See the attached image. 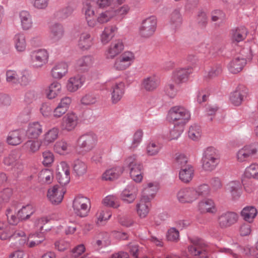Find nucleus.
<instances>
[{"mask_svg": "<svg viewBox=\"0 0 258 258\" xmlns=\"http://www.w3.org/2000/svg\"><path fill=\"white\" fill-rule=\"evenodd\" d=\"M97 142V136L92 133L83 135L77 141V153L81 156H84L93 150Z\"/></svg>", "mask_w": 258, "mask_h": 258, "instance_id": "1", "label": "nucleus"}, {"mask_svg": "<svg viewBox=\"0 0 258 258\" xmlns=\"http://www.w3.org/2000/svg\"><path fill=\"white\" fill-rule=\"evenodd\" d=\"M188 240L190 244L187 249L191 255L199 256V258L208 257V246L203 240L197 237H189Z\"/></svg>", "mask_w": 258, "mask_h": 258, "instance_id": "2", "label": "nucleus"}, {"mask_svg": "<svg viewBox=\"0 0 258 258\" xmlns=\"http://www.w3.org/2000/svg\"><path fill=\"white\" fill-rule=\"evenodd\" d=\"M169 118L175 124L184 126L190 119V114L188 110L180 106H175L170 108L168 112Z\"/></svg>", "mask_w": 258, "mask_h": 258, "instance_id": "3", "label": "nucleus"}, {"mask_svg": "<svg viewBox=\"0 0 258 258\" xmlns=\"http://www.w3.org/2000/svg\"><path fill=\"white\" fill-rule=\"evenodd\" d=\"M135 59V54L133 52L125 51L115 59L113 67L118 71L126 70L134 63Z\"/></svg>", "mask_w": 258, "mask_h": 258, "instance_id": "4", "label": "nucleus"}, {"mask_svg": "<svg viewBox=\"0 0 258 258\" xmlns=\"http://www.w3.org/2000/svg\"><path fill=\"white\" fill-rule=\"evenodd\" d=\"M157 22L156 18L153 16L144 20L139 29V35L145 39L153 36L156 30Z\"/></svg>", "mask_w": 258, "mask_h": 258, "instance_id": "5", "label": "nucleus"}, {"mask_svg": "<svg viewBox=\"0 0 258 258\" xmlns=\"http://www.w3.org/2000/svg\"><path fill=\"white\" fill-rule=\"evenodd\" d=\"M73 207L75 214L80 217H85L90 210V200L83 196H77L74 200Z\"/></svg>", "mask_w": 258, "mask_h": 258, "instance_id": "6", "label": "nucleus"}, {"mask_svg": "<svg viewBox=\"0 0 258 258\" xmlns=\"http://www.w3.org/2000/svg\"><path fill=\"white\" fill-rule=\"evenodd\" d=\"M30 56L32 65L37 69L45 65L49 59L48 52L45 49H39L32 51Z\"/></svg>", "mask_w": 258, "mask_h": 258, "instance_id": "7", "label": "nucleus"}, {"mask_svg": "<svg viewBox=\"0 0 258 258\" xmlns=\"http://www.w3.org/2000/svg\"><path fill=\"white\" fill-rule=\"evenodd\" d=\"M79 120V117L76 113L73 111L69 112L61 119L60 128L63 131L71 132L77 127Z\"/></svg>", "mask_w": 258, "mask_h": 258, "instance_id": "8", "label": "nucleus"}, {"mask_svg": "<svg viewBox=\"0 0 258 258\" xmlns=\"http://www.w3.org/2000/svg\"><path fill=\"white\" fill-rule=\"evenodd\" d=\"M191 73L192 69L190 67L177 68L173 71L170 80L176 85H179L187 81Z\"/></svg>", "mask_w": 258, "mask_h": 258, "instance_id": "9", "label": "nucleus"}, {"mask_svg": "<svg viewBox=\"0 0 258 258\" xmlns=\"http://www.w3.org/2000/svg\"><path fill=\"white\" fill-rule=\"evenodd\" d=\"M86 77L81 74H76L70 77L66 85L68 91L74 93L80 89L85 84Z\"/></svg>", "mask_w": 258, "mask_h": 258, "instance_id": "10", "label": "nucleus"}, {"mask_svg": "<svg viewBox=\"0 0 258 258\" xmlns=\"http://www.w3.org/2000/svg\"><path fill=\"white\" fill-rule=\"evenodd\" d=\"M178 201L181 203H192L198 199L195 187H185L177 194Z\"/></svg>", "mask_w": 258, "mask_h": 258, "instance_id": "11", "label": "nucleus"}, {"mask_svg": "<svg viewBox=\"0 0 258 258\" xmlns=\"http://www.w3.org/2000/svg\"><path fill=\"white\" fill-rule=\"evenodd\" d=\"M125 91V84L122 81L112 83L110 92L111 101L113 104H116L122 98Z\"/></svg>", "mask_w": 258, "mask_h": 258, "instance_id": "12", "label": "nucleus"}, {"mask_svg": "<svg viewBox=\"0 0 258 258\" xmlns=\"http://www.w3.org/2000/svg\"><path fill=\"white\" fill-rule=\"evenodd\" d=\"M124 44L122 40L116 39L112 41L106 49L104 55L108 59H113L124 49Z\"/></svg>", "mask_w": 258, "mask_h": 258, "instance_id": "13", "label": "nucleus"}, {"mask_svg": "<svg viewBox=\"0 0 258 258\" xmlns=\"http://www.w3.org/2000/svg\"><path fill=\"white\" fill-rule=\"evenodd\" d=\"M197 210L201 214H215L217 212V208L213 199L205 198L198 202Z\"/></svg>", "mask_w": 258, "mask_h": 258, "instance_id": "14", "label": "nucleus"}, {"mask_svg": "<svg viewBox=\"0 0 258 258\" xmlns=\"http://www.w3.org/2000/svg\"><path fill=\"white\" fill-rule=\"evenodd\" d=\"M238 218V215L232 212L222 213L218 218V223L221 228H225L235 223Z\"/></svg>", "mask_w": 258, "mask_h": 258, "instance_id": "15", "label": "nucleus"}, {"mask_svg": "<svg viewBox=\"0 0 258 258\" xmlns=\"http://www.w3.org/2000/svg\"><path fill=\"white\" fill-rule=\"evenodd\" d=\"M180 169L179 172L180 180L185 183H188L192 179L195 170L193 166L187 162H180Z\"/></svg>", "mask_w": 258, "mask_h": 258, "instance_id": "16", "label": "nucleus"}, {"mask_svg": "<svg viewBox=\"0 0 258 258\" xmlns=\"http://www.w3.org/2000/svg\"><path fill=\"white\" fill-rule=\"evenodd\" d=\"M82 12L88 26L91 28L95 27V12L94 8L90 2H86L83 4Z\"/></svg>", "mask_w": 258, "mask_h": 258, "instance_id": "17", "label": "nucleus"}, {"mask_svg": "<svg viewBox=\"0 0 258 258\" xmlns=\"http://www.w3.org/2000/svg\"><path fill=\"white\" fill-rule=\"evenodd\" d=\"M137 187L133 184L127 185L120 194L121 200L127 204L133 203L137 198Z\"/></svg>", "mask_w": 258, "mask_h": 258, "instance_id": "18", "label": "nucleus"}, {"mask_svg": "<svg viewBox=\"0 0 258 258\" xmlns=\"http://www.w3.org/2000/svg\"><path fill=\"white\" fill-rule=\"evenodd\" d=\"M65 192L63 188L54 185L48 190L47 196L52 204H58L62 201Z\"/></svg>", "mask_w": 258, "mask_h": 258, "instance_id": "19", "label": "nucleus"}, {"mask_svg": "<svg viewBox=\"0 0 258 258\" xmlns=\"http://www.w3.org/2000/svg\"><path fill=\"white\" fill-rule=\"evenodd\" d=\"M59 134V129L57 126L52 127L46 131L41 139L42 145L48 146L54 143L58 138Z\"/></svg>", "mask_w": 258, "mask_h": 258, "instance_id": "20", "label": "nucleus"}, {"mask_svg": "<svg viewBox=\"0 0 258 258\" xmlns=\"http://www.w3.org/2000/svg\"><path fill=\"white\" fill-rule=\"evenodd\" d=\"M43 133V125L38 121L30 122L26 131V135L29 139H37Z\"/></svg>", "mask_w": 258, "mask_h": 258, "instance_id": "21", "label": "nucleus"}, {"mask_svg": "<svg viewBox=\"0 0 258 258\" xmlns=\"http://www.w3.org/2000/svg\"><path fill=\"white\" fill-rule=\"evenodd\" d=\"M68 73V65L64 62L56 63L51 69L50 74L55 79H61Z\"/></svg>", "mask_w": 258, "mask_h": 258, "instance_id": "22", "label": "nucleus"}, {"mask_svg": "<svg viewBox=\"0 0 258 258\" xmlns=\"http://www.w3.org/2000/svg\"><path fill=\"white\" fill-rule=\"evenodd\" d=\"M64 28L63 26L58 23L53 24L50 28L49 38L51 42H58L64 36Z\"/></svg>", "mask_w": 258, "mask_h": 258, "instance_id": "23", "label": "nucleus"}, {"mask_svg": "<svg viewBox=\"0 0 258 258\" xmlns=\"http://www.w3.org/2000/svg\"><path fill=\"white\" fill-rule=\"evenodd\" d=\"M93 45V38L89 32H85L80 34L78 41V45L81 49L83 50H88Z\"/></svg>", "mask_w": 258, "mask_h": 258, "instance_id": "24", "label": "nucleus"}, {"mask_svg": "<svg viewBox=\"0 0 258 258\" xmlns=\"http://www.w3.org/2000/svg\"><path fill=\"white\" fill-rule=\"evenodd\" d=\"M159 84V78L156 76L152 75L146 77L143 80L142 86L145 90L152 92L157 88Z\"/></svg>", "mask_w": 258, "mask_h": 258, "instance_id": "25", "label": "nucleus"}, {"mask_svg": "<svg viewBox=\"0 0 258 258\" xmlns=\"http://www.w3.org/2000/svg\"><path fill=\"white\" fill-rule=\"evenodd\" d=\"M139 162H130L128 166L130 168V176L134 181L140 182L143 179V167Z\"/></svg>", "mask_w": 258, "mask_h": 258, "instance_id": "26", "label": "nucleus"}, {"mask_svg": "<svg viewBox=\"0 0 258 258\" xmlns=\"http://www.w3.org/2000/svg\"><path fill=\"white\" fill-rule=\"evenodd\" d=\"M247 89L243 86H239L231 93L230 97L231 102L235 106L241 104L244 96L246 93Z\"/></svg>", "mask_w": 258, "mask_h": 258, "instance_id": "27", "label": "nucleus"}, {"mask_svg": "<svg viewBox=\"0 0 258 258\" xmlns=\"http://www.w3.org/2000/svg\"><path fill=\"white\" fill-rule=\"evenodd\" d=\"M24 135V132L22 130L10 132L7 136V142L10 145H18L22 142Z\"/></svg>", "mask_w": 258, "mask_h": 258, "instance_id": "28", "label": "nucleus"}, {"mask_svg": "<svg viewBox=\"0 0 258 258\" xmlns=\"http://www.w3.org/2000/svg\"><path fill=\"white\" fill-rule=\"evenodd\" d=\"M256 151L257 150L253 145H246L237 152V159L240 160L249 159L252 156L255 154Z\"/></svg>", "mask_w": 258, "mask_h": 258, "instance_id": "29", "label": "nucleus"}, {"mask_svg": "<svg viewBox=\"0 0 258 258\" xmlns=\"http://www.w3.org/2000/svg\"><path fill=\"white\" fill-rule=\"evenodd\" d=\"M246 64V60L241 57L236 56L232 59L229 63L228 68L233 74L240 72Z\"/></svg>", "mask_w": 258, "mask_h": 258, "instance_id": "30", "label": "nucleus"}, {"mask_svg": "<svg viewBox=\"0 0 258 258\" xmlns=\"http://www.w3.org/2000/svg\"><path fill=\"white\" fill-rule=\"evenodd\" d=\"M19 18L21 26L23 30L26 31L31 29L33 27V20L32 16L27 11H22L19 13Z\"/></svg>", "mask_w": 258, "mask_h": 258, "instance_id": "31", "label": "nucleus"}, {"mask_svg": "<svg viewBox=\"0 0 258 258\" xmlns=\"http://www.w3.org/2000/svg\"><path fill=\"white\" fill-rule=\"evenodd\" d=\"M150 206V201L141 197L139 203L136 205L137 213L141 218H144L147 216Z\"/></svg>", "mask_w": 258, "mask_h": 258, "instance_id": "32", "label": "nucleus"}, {"mask_svg": "<svg viewBox=\"0 0 258 258\" xmlns=\"http://www.w3.org/2000/svg\"><path fill=\"white\" fill-rule=\"evenodd\" d=\"M13 42L17 52H22L26 50L27 43L26 37L24 33H18L16 34L13 38Z\"/></svg>", "mask_w": 258, "mask_h": 258, "instance_id": "33", "label": "nucleus"}, {"mask_svg": "<svg viewBox=\"0 0 258 258\" xmlns=\"http://www.w3.org/2000/svg\"><path fill=\"white\" fill-rule=\"evenodd\" d=\"M227 189L233 199H237L242 194V184L240 181H232L227 185Z\"/></svg>", "mask_w": 258, "mask_h": 258, "instance_id": "34", "label": "nucleus"}, {"mask_svg": "<svg viewBox=\"0 0 258 258\" xmlns=\"http://www.w3.org/2000/svg\"><path fill=\"white\" fill-rule=\"evenodd\" d=\"M158 190V185L156 182H150L148 183L142 192V198L151 201L153 199L155 194Z\"/></svg>", "mask_w": 258, "mask_h": 258, "instance_id": "35", "label": "nucleus"}, {"mask_svg": "<svg viewBox=\"0 0 258 258\" xmlns=\"http://www.w3.org/2000/svg\"><path fill=\"white\" fill-rule=\"evenodd\" d=\"M219 151L213 147L206 148L203 152L202 160L206 161H215L220 160Z\"/></svg>", "mask_w": 258, "mask_h": 258, "instance_id": "36", "label": "nucleus"}, {"mask_svg": "<svg viewBox=\"0 0 258 258\" xmlns=\"http://www.w3.org/2000/svg\"><path fill=\"white\" fill-rule=\"evenodd\" d=\"M93 58L91 55L83 56L79 58L76 63V68L81 71H85L92 66Z\"/></svg>", "mask_w": 258, "mask_h": 258, "instance_id": "37", "label": "nucleus"}, {"mask_svg": "<svg viewBox=\"0 0 258 258\" xmlns=\"http://www.w3.org/2000/svg\"><path fill=\"white\" fill-rule=\"evenodd\" d=\"M117 28L115 26L106 27L100 35V40L103 44H107L114 37Z\"/></svg>", "mask_w": 258, "mask_h": 258, "instance_id": "38", "label": "nucleus"}, {"mask_svg": "<svg viewBox=\"0 0 258 258\" xmlns=\"http://www.w3.org/2000/svg\"><path fill=\"white\" fill-rule=\"evenodd\" d=\"M61 91V85L57 81H53L46 90V96L49 99L56 98Z\"/></svg>", "mask_w": 258, "mask_h": 258, "instance_id": "39", "label": "nucleus"}, {"mask_svg": "<svg viewBox=\"0 0 258 258\" xmlns=\"http://www.w3.org/2000/svg\"><path fill=\"white\" fill-rule=\"evenodd\" d=\"M115 12L113 9H109L99 13L95 19L96 26L97 24H103L109 22L114 17Z\"/></svg>", "mask_w": 258, "mask_h": 258, "instance_id": "40", "label": "nucleus"}, {"mask_svg": "<svg viewBox=\"0 0 258 258\" xmlns=\"http://www.w3.org/2000/svg\"><path fill=\"white\" fill-rule=\"evenodd\" d=\"M62 168V172H59L56 177L58 182L62 186L66 185L70 181V171L67 167L66 162H61Z\"/></svg>", "mask_w": 258, "mask_h": 258, "instance_id": "41", "label": "nucleus"}, {"mask_svg": "<svg viewBox=\"0 0 258 258\" xmlns=\"http://www.w3.org/2000/svg\"><path fill=\"white\" fill-rule=\"evenodd\" d=\"M257 214V210L253 206L245 207L241 211V216L243 220L249 223L253 221Z\"/></svg>", "mask_w": 258, "mask_h": 258, "instance_id": "42", "label": "nucleus"}, {"mask_svg": "<svg viewBox=\"0 0 258 258\" xmlns=\"http://www.w3.org/2000/svg\"><path fill=\"white\" fill-rule=\"evenodd\" d=\"M39 181L42 184H49L53 180V173L51 170L48 169H42L38 176Z\"/></svg>", "mask_w": 258, "mask_h": 258, "instance_id": "43", "label": "nucleus"}, {"mask_svg": "<svg viewBox=\"0 0 258 258\" xmlns=\"http://www.w3.org/2000/svg\"><path fill=\"white\" fill-rule=\"evenodd\" d=\"M182 24V18L178 10H175L171 14L169 25L170 29L176 30Z\"/></svg>", "mask_w": 258, "mask_h": 258, "instance_id": "44", "label": "nucleus"}, {"mask_svg": "<svg viewBox=\"0 0 258 258\" xmlns=\"http://www.w3.org/2000/svg\"><path fill=\"white\" fill-rule=\"evenodd\" d=\"M123 168L122 167H117L107 170L103 174V178L106 180H112L118 178L123 172Z\"/></svg>", "mask_w": 258, "mask_h": 258, "instance_id": "45", "label": "nucleus"}, {"mask_svg": "<svg viewBox=\"0 0 258 258\" xmlns=\"http://www.w3.org/2000/svg\"><path fill=\"white\" fill-rule=\"evenodd\" d=\"M35 210L31 205H27L23 206L18 212V216L21 221L26 220L34 213Z\"/></svg>", "mask_w": 258, "mask_h": 258, "instance_id": "46", "label": "nucleus"}, {"mask_svg": "<svg viewBox=\"0 0 258 258\" xmlns=\"http://www.w3.org/2000/svg\"><path fill=\"white\" fill-rule=\"evenodd\" d=\"M45 239L44 234L42 233H36L30 235L27 241L26 245L29 247H33L39 245Z\"/></svg>", "mask_w": 258, "mask_h": 258, "instance_id": "47", "label": "nucleus"}, {"mask_svg": "<svg viewBox=\"0 0 258 258\" xmlns=\"http://www.w3.org/2000/svg\"><path fill=\"white\" fill-rule=\"evenodd\" d=\"M201 136L202 130L199 125L194 124L189 126L188 132V137L190 139L197 141L200 139Z\"/></svg>", "mask_w": 258, "mask_h": 258, "instance_id": "48", "label": "nucleus"}, {"mask_svg": "<svg viewBox=\"0 0 258 258\" xmlns=\"http://www.w3.org/2000/svg\"><path fill=\"white\" fill-rule=\"evenodd\" d=\"M161 149V145L160 143L155 141H150L146 146V153L148 156H155Z\"/></svg>", "mask_w": 258, "mask_h": 258, "instance_id": "49", "label": "nucleus"}, {"mask_svg": "<svg viewBox=\"0 0 258 258\" xmlns=\"http://www.w3.org/2000/svg\"><path fill=\"white\" fill-rule=\"evenodd\" d=\"M69 145L64 140L56 142L53 147L55 152L61 155H66L69 150Z\"/></svg>", "mask_w": 258, "mask_h": 258, "instance_id": "50", "label": "nucleus"}, {"mask_svg": "<svg viewBox=\"0 0 258 258\" xmlns=\"http://www.w3.org/2000/svg\"><path fill=\"white\" fill-rule=\"evenodd\" d=\"M178 86L170 80L165 87V94L169 97L174 98L176 97L178 92Z\"/></svg>", "mask_w": 258, "mask_h": 258, "instance_id": "51", "label": "nucleus"}, {"mask_svg": "<svg viewBox=\"0 0 258 258\" xmlns=\"http://www.w3.org/2000/svg\"><path fill=\"white\" fill-rule=\"evenodd\" d=\"M42 145L41 140H29L25 143L24 147L29 152L35 153L40 149Z\"/></svg>", "mask_w": 258, "mask_h": 258, "instance_id": "52", "label": "nucleus"}, {"mask_svg": "<svg viewBox=\"0 0 258 258\" xmlns=\"http://www.w3.org/2000/svg\"><path fill=\"white\" fill-rule=\"evenodd\" d=\"M247 31L244 27L238 28L233 31L232 33V39L236 42H240L245 39L247 35Z\"/></svg>", "mask_w": 258, "mask_h": 258, "instance_id": "53", "label": "nucleus"}, {"mask_svg": "<svg viewBox=\"0 0 258 258\" xmlns=\"http://www.w3.org/2000/svg\"><path fill=\"white\" fill-rule=\"evenodd\" d=\"M111 215L112 213L109 209L107 208H104L100 210L96 214L97 223L99 224L103 221L108 220L110 218Z\"/></svg>", "mask_w": 258, "mask_h": 258, "instance_id": "54", "label": "nucleus"}, {"mask_svg": "<svg viewBox=\"0 0 258 258\" xmlns=\"http://www.w3.org/2000/svg\"><path fill=\"white\" fill-rule=\"evenodd\" d=\"M31 6L38 10H46L49 4V0H29Z\"/></svg>", "mask_w": 258, "mask_h": 258, "instance_id": "55", "label": "nucleus"}, {"mask_svg": "<svg viewBox=\"0 0 258 258\" xmlns=\"http://www.w3.org/2000/svg\"><path fill=\"white\" fill-rule=\"evenodd\" d=\"M166 238L168 241L176 242L180 239L179 231L174 227L170 228L166 233Z\"/></svg>", "mask_w": 258, "mask_h": 258, "instance_id": "56", "label": "nucleus"}, {"mask_svg": "<svg viewBox=\"0 0 258 258\" xmlns=\"http://www.w3.org/2000/svg\"><path fill=\"white\" fill-rule=\"evenodd\" d=\"M40 111L42 115L45 118L52 117L53 109L49 103H42L40 108Z\"/></svg>", "mask_w": 258, "mask_h": 258, "instance_id": "57", "label": "nucleus"}, {"mask_svg": "<svg viewBox=\"0 0 258 258\" xmlns=\"http://www.w3.org/2000/svg\"><path fill=\"white\" fill-rule=\"evenodd\" d=\"M97 101L96 95L88 93L85 94L81 99V103L84 105H90L95 103Z\"/></svg>", "mask_w": 258, "mask_h": 258, "instance_id": "58", "label": "nucleus"}, {"mask_svg": "<svg viewBox=\"0 0 258 258\" xmlns=\"http://www.w3.org/2000/svg\"><path fill=\"white\" fill-rule=\"evenodd\" d=\"M245 174L249 177L258 179V164L253 163L247 167L245 170Z\"/></svg>", "mask_w": 258, "mask_h": 258, "instance_id": "59", "label": "nucleus"}, {"mask_svg": "<svg viewBox=\"0 0 258 258\" xmlns=\"http://www.w3.org/2000/svg\"><path fill=\"white\" fill-rule=\"evenodd\" d=\"M143 132L141 130H138L133 135V139L131 148L134 149L136 148L142 141Z\"/></svg>", "mask_w": 258, "mask_h": 258, "instance_id": "60", "label": "nucleus"}, {"mask_svg": "<svg viewBox=\"0 0 258 258\" xmlns=\"http://www.w3.org/2000/svg\"><path fill=\"white\" fill-rule=\"evenodd\" d=\"M13 190L10 188H6L0 191V203H7L13 195Z\"/></svg>", "mask_w": 258, "mask_h": 258, "instance_id": "61", "label": "nucleus"}, {"mask_svg": "<svg viewBox=\"0 0 258 258\" xmlns=\"http://www.w3.org/2000/svg\"><path fill=\"white\" fill-rule=\"evenodd\" d=\"M103 204L108 207L117 208L119 206L117 203V198L114 195H108L103 200Z\"/></svg>", "mask_w": 258, "mask_h": 258, "instance_id": "62", "label": "nucleus"}, {"mask_svg": "<svg viewBox=\"0 0 258 258\" xmlns=\"http://www.w3.org/2000/svg\"><path fill=\"white\" fill-rule=\"evenodd\" d=\"M198 199L200 196L209 195L210 192V188L207 184H202L197 187H195Z\"/></svg>", "mask_w": 258, "mask_h": 258, "instance_id": "63", "label": "nucleus"}, {"mask_svg": "<svg viewBox=\"0 0 258 258\" xmlns=\"http://www.w3.org/2000/svg\"><path fill=\"white\" fill-rule=\"evenodd\" d=\"M183 126L180 125H175L173 128L170 131L168 138L169 140H176L183 132Z\"/></svg>", "mask_w": 258, "mask_h": 258, "instance_id": "64", "label": "nucleus"}]
</instances>
